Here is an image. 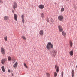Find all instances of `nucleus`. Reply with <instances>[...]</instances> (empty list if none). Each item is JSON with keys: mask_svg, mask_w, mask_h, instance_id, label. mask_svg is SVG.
Segmentation results:
<instances>
[{"mask_svg": "<svg viewBox=\"0 0 77 77\" xmlns=\"http://www.w3.org/2000/svg\"><path fill=\"white\" fill-rule=\"evenodd\" d=\"M53 48V45L51 42H48L46 45V48L48 50H50Z\"/></svg>", "mask_w": 77, "mask_h": 77, "instance_id": "obj_1", "label": "nucleus"}, {"mask_svg": "<svg viewBox=\"0 0 77 77\" xmlns=\"http://www.w3.org/2000/svg\"><path fill=\"white\" fill-rule=\"evenodd\" d=\"M63 17L62 15H59L58 17V20L60 22H62L63 20Z\"/></svg>", "mask_w": 77, "mask_h": 77, "instance_id": "obj_2", "label": "nucleus"}, {"mask_svg": "<svg viewBox=\"0 0 77 77\" xmlns=\"http://www.w3.org/2000/svg\"><path fill=\"white\" fill-rule=\"evenodd\" d=\"M7 58H5L2 59L1 60V63L2 64H4L5 63V62L7 61Z\"/></svg>", "mask_w": 77, "mask_h": 77, "instance_id": "obj_3", "label": "nucleus"}, {"mask_svg": "<svg viewBox=\"0 0 77 77\" xmlns=\"http://www.w3.org/2000/svg\"><path fill=\"white\" fill-rule=\"evenodd\" d=\"M1 51L2 54H5V49L3 47H2L1 48Z\"/></svg>", "mask_w": 77, "mask_h": 77, "instance_id": "obj_4", "label": "nucleus"}, {"mask_svg": "<svg viewBox=\"0 0 77 77\" xmlns=\"http://www.w3.org/2000/svg\"><path fill=\"white\" fill-rule=\"evenodd\" d=\"M17 7V4L16 2H14L13 5V7L14 10H15V9Z\"/></svg>", "mask_w": 77, "mask_h": 77, "instance_id": "obj_5", "label": "nucleus"}, {"mask_svg": "<svg viewBox=\"0 0 77 77\" xmlns=\"http://www.w3.org/2000/svg\"><path fill=\"white\" fill-rule=\"evenodd\" d=\"M18 63L17 62H16L13 65V67L14 68L16 69L18 66Z\"/></svg>", "mask_w": 77, "mask_h": 77, "instance_id": "obj_6", "label": "nucleus"}, {"mask_svg": "<svg viewBox=\"0 0 77 77\" xmlns=\"http://www.w3.org/2000/svg\"><path fill=\"white\" fill-rule=\"evenodd\" d=\"M58 28H59V31L60 32H62L63 31V29L62 28V26H58Z\"/></svg>", "mask_w": 77, "mask_h": 77, "instance_id": "obj_7", "label": "nucleus"}, {"mask_svg": "<svg viewBox=\"0 0 77 77\" xmlns=\"http://www.w3.org/2000/svg\"><path fill=\"white\" fill-rule=\"evenodd\" d=\"M39 34L41 36H43L44 34V31L43 30H40L39 31Z\"/></svg>", "mask_w": 77, "mask_h": 77, "instance_id": "obj_8", "label": "nucleus"}, {"mask_svg": "<svg viewBox=\"0 0 77 77\" xmlns=\"http://www.w3.org/2000/svg\"><path fill=\"white\" fill-rule=\"evenodd\" d=\"M39 8L40 9H42L44 8V6L43 5H40L39 6Z\"/></svg>", "mask_w": 77, "mask_h": 77, "instance_id": "obj_9", "label": "nucleus"}, {"mask_svg": "<svg viewBox=\"0 0 77 77\" xmlns=\"http://www.w3.org/2000/svg\"><path fill=\"white\" fill-rule=\"evenodd\" d=\"M14 18L16 21H17V16L16 14H14Z\"/></svg>", "mask_w": 77, "mask_h": 77, "instance_id": "obj_10", "label": "nucleus"}, {"mask_svg": "<svg viewBox=\"0 0 77 77\" xmlns=\"http://www.w3.org/2000/svg\"><path fill=\"white\" fill-rule=\"evenodd\" d=\"M62 34L65 38L66 37V33L65 32L63 31L62 32Z\"/></svg>", "mask_w": 77, "mask_h": 77, "instance_id": "obj_11", "label": "nucleus"}, {"mask_svg": "<svg viewBox=\"0 0 77 77\" xmlns=\"http://www.w3.org/2000/svg\"><path fill=\"white\" fill-rule=\"evenodd\" d=\"M69 44H70V46L71 47H72L73 45V42L72 41L70 40L69 41Z\"/></svg>", "mask_w": 77, "mask_h": 77, "instance_id": "obj_12", "label": "nucleus"}, {"mask_svg": "<svg viewBox=\"0 0 77 77\" xmlns=\"http://www.w3.org/2000/svg\"><path fill=\"white\" fill-rule=\"evenodd\" d=\"M73 50H72L69 52L71 56H72L74 54H73Z\"/></svg>", "mask_w": 77, "mask_h": 77, "instance_id": "obj_13", "label": "nucleus"}, {"mask_svg": "<svg viewBox=\"0 0 77 77\" xmlns=\"http://www.w3.org/2000/svg\"><path fill=\"white\" fill-rule=\"evenodd\" d=\"M1 69H2V71L3 72H5V69L4 68V66H3L1 67Z\"/></svg>", "mask_w": 77, "mask_h": 77, "instance_id": "obj_14", "label": "nucleus"}, {"mask_svg": "<svg viewBox=\"0 0 77 77\" xmlns=\"http://www.w3.org/2000/svg\"><path fill=\"white\" fill-rule=\"evenodd\" d=\"M8 61H12L11 57L10 56H8Z\"/></svg>", "mask_w": 77, "mask_h": 77, "instance_id": "obj_15", "label": "nucleus"}, {"mask_svg": "<svg viewBox=\"0 0 77 77\" xmlns=\"http://www.w3.org/2000/svg\"><path fill=\"white\" fill-rule=\"evenodd\" d=\"M4 19L5 20H6L8 19V17L7 16H5L4 17Z\"/></svg>", "mask_w": 77, "mask_h": 77, "instance_id": "obj_16", "label": "nucleus"}, {"mask_svg": "<svg viewBox=\"0 0 77 77\" xmlns=\"http://www.w3.org/2000/svg\"><path fill=\"white\" fill-rule=\"evenodd\" d=\"M4 40L6 41H8V36H5V37H4Z\"/></svg>", "mask_w": 77, "mask_h": 77, "instance_id": "obj_17", "label": "nucleus"}, {"mask_svg": "<svg viewBox=\"0 0 77 77\" xmlns=\"http://www.w3.org/2000/svg\"><path fill=\"white\" fill-rule=\"evenodd\" d=\"M46 74L47 77H50V75L49 73H46Z\"/></svg>", "mask_w": 77, "mask_h": 77, "instance_id": "obj_18", "label": "nucleus"}, {"mask_svg": "<svg viewBox=\"0 0 77 77\" xmlns=\"http://www.w3.org/2000/svg\"><path fill=\"white\" fill-rule=\"evenodd\" d=\"M21 38L23 39L24 40H26V38L24 36H21Z\"/></svg>", "mask_w": 77, "mask_h": 77, "instance_id": "obj_19", "label": "nucleus"}, {"mask_svg": "<svg viewBox=\"0 0 77 77\" xmlns=\"http://www.w3.org/2000/svg\"><path fill=\"white\" fill-rule=\"evenodd\" d=\"M59 67L58 66H57V67L56 69V72H59Z\"/></svg>", "mask_w": 77, "mask_h": 77, "instance_id": "obj_20", "label": "nucleus"}, {"mask_svg": "<svg viewBox=\"0 0 77 77\" xmlns=\"http://www.w3.org/2000/svg\"><path fill=\"white\" fill-rule=\"evenodd\" d=\"M57 73L56 72H55L54 73V76L55 77H56L57 76Z\"/></svg>", "mask_w": 77, "mask_h": 77, "instance_id": "obj_21", "label": "nucleus"}, {"mask_svg": "<svg viewBox=\"0 0 77 77\" xmlns=\"http://www.w3.org/2000/svg\"><path fill=\"white\" fill-rule=\"evenodd\" d=\"M64 10H65L64 8H62L61 9V12H63L64 11Z\"/></svg>", "mask_w": 77, "mask_h": 77, "instance_id": "obj_22", "label": "nucleus"}, {"mask_svg": "<svg viewBox=\"0 0 77 77\" xmlns=\"http://www.w3.org/2000/svg\"><path fill=\"white\" fill-rule=\"evenodd\" d=\"M24 67H25L26 68H28V66L26 65V63H24Z\"/></svg>", "mask_w": 77, "mask_h": 77, "instance_id": "obj_23", "label": "nucleus"}, {"mask_svg": "<svg viewBox=\"0 0 77 77\" xmlns=\"http://www.w3.org/2000/svg\"><path fill=\"white\" fill-rule=\"evenodd\" d=\"M11 60H12L13 61H14V62H15L16 61V60H15V58H14V57H13L12 58V59H11Z\"/></svg>", "mask_w": 77, "mask_h": 77, "instance_id": "obj_24", "label": "nucleus"}, {"mask_svg": "<svg viewBox=\"0 0 77 77\" xmlns=\"http://www.w3.org/2000/svg\"><path fill=\"white\" fill-rule=\"evenodd\" d=\"M21 18L22 19H24V14H23L21 15Z\"/></svg>", "mask_w": 77, "mask_h": 77, "instance_id": "obj_25", "label": "nucleus"}, {"mask_svg": "<svg viewBox=\"0 0 77 77\" xmlns=\"http://www.w3.org/2000/svg\"><path fill=\"white\" fill-rule=\"evenodd\" d=\"M41 17L42 18H44V14L43 13H42L41 15Z\"/></svg>", "mask_w": 77, "mask_h": 77, "instance_id": "obj_26", "label": "nucleus"}, {"mask_svg": "<svg viewBox=\"0 0 77 77\" xmlns=\"http://www.w3.org/2000/svg\"><path fill=\"white\" fill-rule=\"evenodd\" d=\"M63 75H64V72L63 71H62L61 75H62V77H63Z\"/></svg>", "mask_w": 77, "mask_h": 77, "instance_id": "obj_27", "label": "nucleus"}, {"mask_svg": "<svg viewBox=\"0 0 77 77\" xmlns=\"http://www.w3.org/2000/svg\"><path fill=\"white\" fill-rule=\"evenodd\" d=\"M0 3L2 4L3 3V1L2 0H0Z\"/></svg>", "mask_w": 77, "mask_h": 77, "instance_id": "obj_28", "label": "nucleus"}, {"mask_svg": "<svg viewBox=\"0 0 77 77\" xmlns=\"http://www.w3.org/2000/svg\"><path fill=\"white\" fill-rule=\"evenodd\" d=\"M22 21L23 23H25L24 19H22Z\"/></svg>", "mask_w": 77, "mask_h": 77, "instance_id": "obj_29", "label": "nucleus"}, {"mask_svg": "<svg viewBox=\"0 0 77 77\" xmlns=\"http://www.w3.org/2000/svg\"><path fill=\"white\" fill-rule=\"evenodd\" d=\"M74 70L73 69L72 70V73L74 74Z\"/></svg>", "mask_w": 77, "mask_h": 77, "instance_id": "obj_30", "label": "nucleus"}, {"mask_svg": "<svg viewBox=\"0 0 77 77\" xmlns=\"http://www.w3.org/2000/svg\"><path fill=\"white\" fill-rule=\"evenodd\" d=\"M49 18H47V21L48 22H49Z\"/></svg>", "mask_w": 77, "mask_h": 77, "instance_id": "obj_31", "label": "nucleus"}, {"mask_svg": "<svg viewBox=\"0 0 77 77\" xmlns=\"http://www.w3.org/2000/svg\"><path fill=\"white\" fill-rule=\"evenodd\" d=\"M56 53H53V56L54 57H55L56 56Z\"/></svg>", "mask_w": 77, "mask_h": 77, "instance_id": "obj_32", "label": "nucleus"}, {"mask_svg": "<svg viewBox=\"0 0 77 77\" xmlns=\"http://www.w3.org/2000/svg\"><path fill=\"white\" fill-rule=\"evenodd\" d=\"M56 51H53V54H56Z\"/></svg>", "mask_w": 77, "mask_h": 77, "instance_id": "obj_33", "label": "nucleus"}, {"mask_svg": "<svg viewBox=\"0 0 77 77\" xmlns=\"http://www.w3.org/2000/svg\"><path fill=\"white\" fill-rule=\"evenodd\" d=\"M57 65H55V69H56V68H57Z\"/></svg>", "mask_w": 77, "mask_h": 77, "instance_id": "obj_34", "label": "nucleus"}, {"mask_svg": "<svg viewBox=\"0 0 77 77\" xmlns=\"http://www.w3.org/2000/svg\"><path fill=\"white\" fill-rule=\"evenodd\" d=\"M8 72L10 73V70L8 69Z\"/></svg>", "mask_w": 77, "mask_h": 77, "instance_id": "obj_35", "label": "nucleus"}, {"mask_svg": "<svg viewBox=\"0 0 77 77\" xmlns=\"http://www.w3.org/2000/svg\"><path fill=\"white\" fill-rule=\"evenodd\" d=\"M72 77H73L74 76V74H72Z\"/></svg>", "mask_w": 77, "mask_h": 77, "instance_id": "obj_36", "label": "nucleus"}, {"mask_svg": "<svg viewBox=\"0 0 77 77\" xmlns=\"http://www.w3.org/2000/svg\"><path fill=\"white\" fill-rule=\"evenodd\" d=\"M12 12L13 13H14V10H12Z\"/></svg>", "mask_w": 77, "mask_h": 77, "instance_id": "obj_37", "label": "nucleus"}, {"mask_svg": "<svg viewBox=\"0 0 77 77\" xmlns=\"http://www.w3.org/2000/svg\"><path fill=\"white\" fill-rule=\"evenodd\" d=\"M12 76H14V74H13V73H12Z\"/></svg>", "mask_w": 77, "mask_h": 77, "instance_id": "obj_38", "label": "nucleus"}, {"mask_svg": "<svg viewBox=\"0 0 77 77\" xmlns=\"http://www.w3.org/2000/svg\"><path fill=\"white\" fill-rule=\"evenodd\" d=\"M66 1H69V0H66Z\"/></svg>", "mask_w": 77, "mask_h": 77, "instance_id": "obj_39", "label": "nucleus"}]
</instances>
